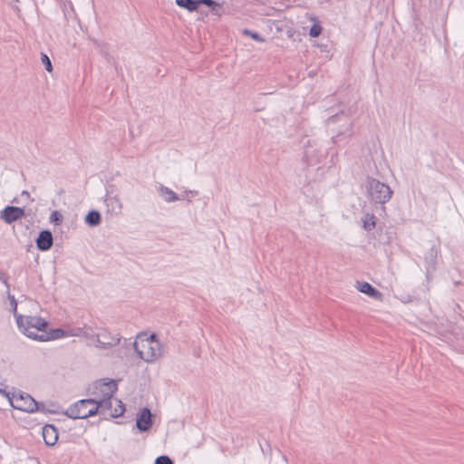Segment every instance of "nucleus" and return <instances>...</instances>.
Instances as JSON below:
<instances>
[{"mask_svg": "<svg viewBox=\"0 0 464 464\" xmlns=\"http://www.w3.org/2000/svg\"><path fill=\"white\" fill-rule=\"evenodd\" d=\"M16 323L19 329L28 337L44 342L48 337L46 328L47 322L40 316L16 315Z\"/></svg>", "mask_w": 464, "mask_h": 464, "instance_id": "1", "label": "nucleus"}, {"mask_svg": "<svg viewBox=\"0 0 464 464\" xmlns=\"http://www.w3.org/2000/svg\"><path fill=\"white\" fill-rule=\"evenodd\" d=\"M134 350L140 359L147 362H152L163 354L162 345L155 334L150 336H139L134 343Z\"/></svg>", "mask_w": 464, "mask_h": 464, "instance_id": "2", "label": "nucleus"}, {"mask_svg": "<svg viewBox=\"0 0 464 464\" xmlns=\"http://www.w3.org/2000/svg\"><path fill=\"white\" fill-rule=\"evenodd\" d=\"M366 190L370 200L373 204L380 205H384L390 201L393 194V191L387 184L373 178L367 179Z\"/></svg>", "mask_w": 464, "mask_h": 464, "instance_id": "3", "label": "nucleus"}, {"mask_svg": "<svg viewBox=\"0 0 464 464\" xmlns=\"http://www.w3.org/2000/svg\"><path fill=\"white\" fill-rule=\"evenodd\" d=\"M99 406H95V400L84 399L71 405L65 411V415L71 419H86L97 414Z\"/></svg>", "mask_w": 464, "mask_h": 464, "instance_id": "4", "label": "nucleus"}, {"mask_svg": "<svg viewBox=\"0 0 464 464\" xmlns=\"http://www.w3.org/2000/svg\"><path fill=\"white\" fill-rule=\"evenodd\" d=\"M328 126L337 135L334 137V142L342 135L351 136L353 130V121L351 117L344 112H341L330 117L327 121Z\"/></svg>", "mask_w": 464, "mask_h": 464, "instance_id": "5", "label": "nucleus"}, {"mask_svg": "<svg viewBox=\"0 0 464 464\" xmlns=\"http://www.w3.org/2000/svg\"><path fill=\"white\" fill-rule=\"evenodd\" d=\"M9 401L12 407L19 411L27 412L44 411V408L28 393L13 392Z\"/></svg>", "mask_w": 464, "mask_h": 464, "instance_id": "6", "label": "nucleus"}, {"mask_svg": "<svg viewBox=\"0 0 464 464\" xmlns=\"http://www.w3.org/2000/svg\"><path fill=\"white\" fill-rule=\"evenodd\" d=\"M117 391V384L113 380L105 381L101 380L95 382L90 389V393L92 395V400H95L97 403L98 399L111 398Z\"/></svg>", "mask_w": 464, "mask_h": 464, "instance_id": "7", "label": "nucleus"}, {"mask_svg": "<svg viewBox=\"0 0 464 464\" xmlns=\"http://www.w3.org/2000/svg\"><path fill=\"white\" fill-rule=\"evenodd\" d=\"M25 216L24 210L19 207L7 206L1 211V218L6 224H12Z\"/></svg>", "mask_w": 464, "mask_h": 464, "instance_id": "8", "label": "nucleus"}, {"mask_svg": "<svg viewBox=\"0 0 464 464\" xmlns=\"http://www.w3.org/2000/svg\"><path fill=\"white\" fill-rule=\"evenodd\" d=\"M95 341L97 345L106 349L117 345L120 343V337L111 335L107 330H102L95 334Z\"/></svg>", "mask_w": 464, "mask_h": 464, "instance_id": "9", "label": "nucleus"}, {"mask_svg": "<svg viewBox=\"0 0 464 464\" xmlns=\"http://www.w3.org/2000/svg\"><path fill=\"white\" fill-rule=\"evenodd\" d=\"M152 415L148 408H143L138 415L136 426L140 431H148L152 427Z\"/></svg>", "mask_w": 464, "mask_h": 464, "instance_id": "10", "label": "nucleus"}, {"mask_svg": "<svg viewBox=\"0 0 464 464\" xmlns=\"http://www.w3.org/2000/svg\"><path fill=\"white\" fill-rule=\"evenodd\" d=\"M53 237L49 230H43L36 238L37 248L41 251H47L53 246Z\"/></svg>", "mask_w": 464, "mask_h": 464, "instance_id": "11", "label": "nucleus"}, {"mask_svg": "<svg viewBox=\"0 0 464 464\" xmlns=\"http://www.w3.org/2000/svg\"><path fill=\"white\" fill-rule=\"evenodd\" d=\"M176 5L189 12L198 10L200 5L213 4V0H176Z\"/></svg>", "mask_w": 464, "mask_h": 464, "instance_id": "12", "label": "nucleus"}, {"mask_svg": "<svg viewBox=\"0 0 464 464\" xmlns=\"http://www.w3.org/2000/svg\"><path fill=\"white\" fill-rule=\"evenodd\" d=\"M43 438L46 445L53 446L58 440L57 429L52 424H46L43 428Z\"/></svg>", "mask_w": 464, "mask_h": 464, "instance_id": "13", "label": "nucleus"}, {"mask_svg": "<svg viewBox=\"0 0 464 464\" xmlns=\"http://www.w3.org/2000/svg\"><path fill=\"white\" fill-rule=\"evenodd\" d=\"M357 289L375 300H382V294L367 282L358 281Z\"/></svg>", "mask_w": 464, "mask_h": 464, "instance_id": "14", "label": "nucleus"}, {"mask_svg": "<svg viewBox=\"0 0 464 464\" xmlns=\"http://www.w3.org/2000/svg\"><path fill=\"white\" fill-rule=\"evenodd\" d=\"M113 399V397L98 399L97 403H95V406H99L97 414H101L103 416L109 415V412L112 411Z\"/></svg>", "mask_w": 464, "mask_h": 464, "instance_id": "15", "label": "nucleus"}, {"mask_svg": "<svg viewBox=\"0 0 464 464\" xmlns=\"http://www.w3.org/2000/svg\"><path fill=\"white\" fill-rule=\"evenodd\" d=\"M159 191L160 196L167 202H173L179 200V197L177 196V194L168 187L160 185L159 188Z\"/></svg>", "mask_w": 464, "mask_h": 464, "instance_id": "16", "label": "nucleus"}, {"mask_svg": "<svg viewBox=\"0 0 464 464\" xmlns=\"http://www.w3.org/2000/svg\"><path fill=\"white\" fill-rule=\"evenodd\" d=\"M85 222L91 227L100 225L102 222L101 214L96 210L90 211L85 217Z\"/></svg>", "mask_w": 464, "mask_h": 464, "instance_id": "17", "label": "nucleus"}, {"mask_svg": "<svg viewBox=\"0 0 464 464\" xmlns=\"http://www.w3.org/2000/svg\"><path fill=\"white\" fill-rule=\"evenodd\" d=\"M113 402L115 403V407L109 412V416L112 418H117L121 416L125 411V406L121 401L118 399H113Z\"/></svg>", "mask_w": 464, "mask_h": 464, "instance_id": "18", "label": "nucleus"}, {"mask_svg": "<svg viewBox=\"0 0 464 464\" xmlns=\"http://www.w3.org/2000/svg\"><path fill=\"white\" fill-rule=\"evenodd\" d=\"M375 217L372 214H365L362 218V227L366 231H372L373 228H375L376 222H375Z\"/></svg>", "mask_w": 464, "mask_h": 464, "instance_id": "19", "label": "nucleus"}, {"mask_svg": "<svg viewBox=\"0 0 464 464\" xmlns=\"http://www.w3.org/2000/svg\"><path fill=\"white\" fill-rule=\"evenodd\" d=\"M106 204L108 208H111V211L115 213L121 212L122 206L119 198L116 197H110L106 199Z\"/></svg>", "mask_w": 464, "mask_h": 464, "instance_id": "20", "label": "nucleus"}, {"mask_svg": "<svg viewBox=\"0 0 464 464\" xmlns=\"http://www.w3.org/2000/svg\"><path fill=\"white\" fill-rule=\"evenodd\" d=\"M47 334H48V337L44 338V341H48L51 339H59L63 336L71 335V334L66 333L64 330H63L61 328L52 330L50 333H47Z\"/></svg>", "mask_w": 464, "mask_h": 464, "instance_id": "21", "label": "nucleus"}, {"mask_svg": "<svg viewBox=\"0 0 464 464\" xmlns=\"http://www.w3.org/2000/svg\"><path fill=\"white\" fill-rule=\"evenodd\" d=\"M71 335L84 336L86 338H92V339L95 338V334H93L91 329H86V328H77L75 330V333H71Z\"/></svg>", "mask_w": 464, "mask_h": 464, "instance_id": "22", "label": "nucleus"}, {"mask_svg": "<svg viewBox=\"0 0 464 464\" xmlns=\"http://www.w3.org/2000/svg\"><path fill=\"white\" fill-rule=\"evenodd\" d=\"M438 251L433 246L430 248V250L426 254L425 260L429 263L430 266H434L437 258Z\"/></svg>", "mask_w": 464, "mask_h": 464, "instance_id": "23", "label": "nucleus"}, {"mask_svg": "<svg viewBox=\"0 0 464 464\" xmlns=\"http://www.w3.org/2000/svg\"><path fill=\"white\" fill-rule=\"evenodd\" d=\"M210 8V11L215 15H221L222 13V5L218 3H217L215 0H213V4L206 5Z\"/></svg>", "mask_w": 464, "mask_h": 464, "instance_id": "24", "label": "nucleus"}, {"mask_svg": "<svg viewBox=\"0 0 464 464\" xmlns=\"http://www.w3.org/2000/svg\"><path fill=\"white\" fill-rule=\"evenodd\" d=\"M95 48L97 49V54L102 56H107L110 54L109 46L106 44H95Z\"/></svg>", "mask_w": 464, "mask_h": 464, "instance_id": "25", "label": "nucleus"}, {"mask_svg": "<svg viewBox=\"0 0 464 464\" xmlns=\"http://www.w3.org/2000/svg\"><path fill=\"white\" fill-rule=\"evenodd\" d=\"M63 215L57 210L53 211L50 216V221L52 223H54L55 225L61 224L63 221Z\"/></svg>", "mask_w": 464, "mask_h": 464, "instance_id": "26", "label": "nucleus"}, {"mask_svg": "<svg viewBox=\"0 0 464 464\" xmlns=\"http://www.w3.org/2000/svg\"><path fill=\"white\" fill-rule=\"evenodd\" d=\"M243 34L246 35H249L251 38H253L256 41L262 42L264 39L260 36V34L256 32H252L248 29H244Z\"/></svg>", "mask_w": 464, "mask_h": 464, "instance_id": "27", "label": "nucleus"}, {"mask_svg": "<svg viewBox=\"0 0 464 464\" xmlns=\"http://www.w3.org/2000/svg\"><path fill=\"white\" fill-rule=\"evenodd\" d=\"M155 464H174V462L169 456L163 455L156 459Z\"/></svg>", "mask_w": 464, "mask_h": 464, "instance_id": "28", "label": "nucleus"}, {"mask_svg": "<svg viewBox=\"0 0 464 464\" xmlns=\"http://www.w3.org/2000/svg\"><path fill=\"white\" fill-rule=\"evenodd\" d=\"M322 33V27L319 24H314L309 32L310 36L312 37H317Z\"/></svg>", "mask_w": 464, "mask_h": 464, "instance_id": "29", "label": "nucleus"}, {"mask_svg": "<svg viewBox=\"0 0 464 464\" xmlns=\"http://www.w3.org/2000/svg\"><path fill=\"white\" fill-rule=\"evenodd\" d=\"M9 300H10V304H11V306H12V309L14 313V315L16 316V310H17V302L14 298V295H9Z\"/></svg>", "mask_w": 464, "mask_h": 464, "instance_id": "30", "label": "nucleus"}, {"mask_svg": "<svg viewBox=\"0 0 464 464\" xmlns=\"http://www.w3.org/2000/svg\"><path fill=\"white\" fill-rule=\"evenodd\" d=\"M44 68L49 72H53V65H52V60H42Z\"/></svg>", "mask_w": 464, "mask_h": 464, "instance_id": "31", "label": "nucleus"}, {"mask_svg": "<svg viewBox=\"0 0 464 464\" xmlns=\"http://www.w3.org/2000/svg\"><path fill=\"white\" fill-rule=\"evenodd\" d=\"M0 281H2L7 288H9L7 277L2 271H0Z\"/></svg>", "mask_w": 464, "mask_h": 464, "instance_id": "32", "label": "nucleus"}, {"mask_svg": "<svg viewBox=\"0 0 464 464\" xmlns=\"http://www.w3.org/2000/svg\"><path fill=\"white\" fill-rule=\"evenodd\" d=\"M63 7H64V9H63L64 16L68 19V17L71 16V13L73 12L72 7V6L70 7L71 11H66V5L64 4H63Z\"/></svg>", "mask_w": 464, "mask_h": 464, "instance_id": "33", "label": "nucleus"}, {"mask_svg": "<svg viewBox=\"0 0 464 464\" xmlns=\"http://www.w3.org/2000/svg\"><path fill=\"white\" fill-rule=\"evenodd\" d=\"M41 58L44 59V58H49V57L45 53H41Z\"/></svg>", "mask_w": 464, "mask_h": 464, "instance_id": "34", "label": "nucleus"}, {"mask_svg": "<svg viewBox=\"0 0 464 464\" xmlns=\"http://www.w3.org/2000/svg\"><path fill=\"white\" fill-rule=\"evenodd\" d=\"M23 195L29 196V193L27 191H23Z\"/></svg>", "mask_w": 464, "mask_h": 464, "instance_id": "35", "label": "nucleus"}]
</instances>
